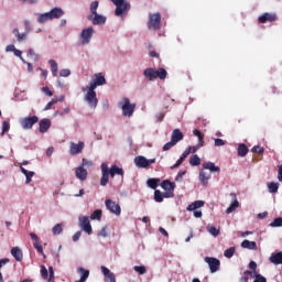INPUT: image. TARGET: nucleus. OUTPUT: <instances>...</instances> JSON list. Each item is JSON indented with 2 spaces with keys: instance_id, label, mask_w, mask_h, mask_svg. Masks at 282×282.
I'll list each match as a JSON object with an SVG mask.
<instances>
[{
  "instance_id": "1",
  "label": "nucleus",
  "mask_w": 282,
  "mask_h": 282,
  "mask_svg": "<svg viewBox=\"0 0 282 282\" xmlns=\"http://www.w3.org/2000/svg\"><path fill=\"white\" fill-rule=\"evenodd\" d=\"M102 85H107V78H105L102 73H97L90 78L87 86L82 87L84 102H86L89 109H96V107H98V95L96 94V89L102 87Z\"/></svg>"
},
{
  "instance_id": "2",
  "label": "nucleus",
  "mask_w": 282,
  "mask_h": 282,
  "mask_svg": "<svg viewBox=\"0 0 282 282\" xmlns=\"http://www.w3.org/2000/svg\"><path fill=\"white\" fill-rule=\"evenodd\" d=\"M35 17H37V23H40V25H43L50 21H54V19H61V17H65V11L61 7H55L48 12L35 13Z\"/></svg>"
},
{
  "instance_id": "3",
  "label": "nucleus",
  "mask_w": 282,
  "mask_h": 282,
  "mask_svg": "<svg viewBox=\"0 0 282 282\" xmlns=\"http://www.w3.org/2000/svg\"><path fill=\"white\" fill-rule=\"evenodd\" d=\"M113 6H116L115 9V15L120 17V19H124L127 14L129 13V10H131V3L127 0H110Z\"/></svg>"
},
{
  "instance_id": "4",
  "label": "nucleus",
  "mask_w": 282,
  "mask_h": 282,
  "mask_svg": "<svg viewBox=\"0 0 282 282\" xmlns=\"http://www.w3.org/2000/svg\"><path fill=\"white\" fill-rule=\"evenodd\" d=\"M119 109H121L124 118H131L135 113V104H131V99L126 97L119 101Z\"/></svg>"
},
{
  "instance_id": "5",
  "label": "nucleus",
  "mask_w": 282,
  "mask_h": 282,
  "mask_svg": "<svg viewBox=\"0 0 282 282\" xmlns=\"http://www.w3.org/2000/svg\"><path fill=\"white\" fill-rule=\"evenodd\" d=\"M147 26H148V30L158 32V30H160V28H162V14H160L159 12L150 13Z\"/></svg>"
},
{
  "instance_id": "6",
  "label": "nucleus",
  "mask_w": 282,
  "mask_h": 282,
  "mask_svg": "<svg viewBox=\"0 0 282 282\" xmlns=\"http://www.w3.org/2000/svg\"><path fill=\"white\" fill-rule=\"evenodd\" d=\"M94 34H96V30H94V26L83 29L78 35V41L80 45H89V43H91V39H94Z\"/></svg>"
},
{
  "instance_id": "7",
  "label": "nucleus",
  "mask_w": 282,
  "mask_h": 282,
  "mask_svg": "<svg viewBox=\"0 0 282 282\" xmlns=\"http://www.w3.org/2000/svg\"><path fill=\"white\" fill-rule=\"evenodd\" d=\"M36 122H39V118L36 116L20 119V126L24 131H30V129H32Z\"/></svg>"
},
{
  "instance_id": "8",
  "label": "nucleus",
  "mask_w": 282,
  "mask_h": 282,
  "mask_svg": "<svg viewBox=\"0 0 282 282\" xmlns=\"http://www.w3.org/2000/svg\"><path fill=\"white\" fill-rule=\"evenodd\" d=\"M105 204H106L107 210L112 213V215L120 217V215L122 213V208L120 207L119 204H117L116 202H113L111 199H106Z\"/></svg>"
},
{
  "instance_id": "9",
  "label": "nucleus",
  "mask_w": 282,
  "mask_h": 282,
  "mask_svg": "<svg viewBox=\"0 0 282 282\" xmlns=\"http://www.w3.org/2000/svg\"><path fill=\"white\" fill-rule=\"evenodd\" d=\"M79 228L87 235H91V232H94V229L91 228V223L89 221V217L87 216L79 217Z\"/></svg>"
},
{
  "instance_id": "10",
  "label": "nucleus",
  "mask_w": 282,
  "mask_h": 282,
  "mask_svg": "<svg viewBox=\"0 0 282 282\" xmlns=\"http://www.w3.org/2000/svg\"><path fill=\"white\" fill-rule=\"evenodd\" d=\"M101 178H100V186H107L109 184V165L107 163H101Z\"/></svg>"
},
{
  "instance_id": "11",
  "label": "nucleus",
  "mask_w": 282,
  "mask_h": 282,
  "mask_svg": "<svg viewBox=\"0 0 282 282\" xmlns=\"http://www.w3.org/2000/svg\"><path fill=\"white\" fill-rule=\"evenodd\" d=\"M83 149H85V142L78 141L77 143L70 142L69 143V155H79V153H83Z\"/></svg>"
},
{
  "instance_id": "12",
  "label": "nucleus",
  "mask_w": 282,
  "mask_h": 282,
  "mask_svg": "<svg viewBox=\"0 0 282 282\" xmlns=\"http://www.w3.org/2000/svg\"><path fill=\"white\" fill-rule=\"evenodd\" d=\"M205 263H208L212 274H215V272H218L219 267L221 265V262L219 261V259L210 258V257L205 258Z\"/></svg>"
},
{
  "instance_id": "13",
  "label": "nucleus",
  "mask_w": 282,
  "mask_h": 282,
  "mask_svg": "<svg viewBox=\"0 0 282 282\" xmlns=\"http://www.w3.org/2000/svg\"><path fill=\"white\" fill-rule=\"evenodd\" d=\"M4 52L7 54H10V52H12L14 54V56H17V58H20V61L22 63H28V61H25V58H23V51L18 50L17 46H14V44H9L6 46Z\"/></svg>"
},
{
  "instance_id": "14",
  "label": "nucleus",
  "mask_w": 282,
  "mask_h": 282,
  "mask_svg": "<svg viewBox=\"0 0 282 282\" xmlns=\"http://www.w3.org/2000/svg\"><path fill=\"white\" fill-rule=\"evenodd\" d=\"M88 20L93 22V25H105L107 23V17L98 13L88 15Z\"/></svg>"
},
{
  "instance_id": "15",
  "label": "nucleus",
  "mask_w": 282,
  "mask_h": 282,
  "mask_svg": "<svg viewBox=\"0 0 282 282\" xmlns=\"http://www.w3.org/2000/svg\"><path fill=\"white\" fill-rule=\"evenodd\" d=\"M276 21V13L275 12H264L258 18L259 23H272Z\"/></svg>"
},
{
  "instance_id": "16",
  "label": "nucleus",
  "mask_w": 282,
  "mask_h": 282,
  "mask_svg": "<svg viewBox=\"0 0 282 282\" xmlns=\"http://www.w3.org/2000/svg\"><path fill=\"white\" fill-rule=\"evenodd\" d=\"M87 175H89V172H87V169L80 165L75 169V177L79 180V182H85L87 180Z\"/></svg>"
},
{
  "instance_id": "17",
  "label": "nucleus",
  "mask_w": 282,
  "mask_h": 282,
  "mask_svg": "<svg viewBox=\"0 0 282 282\" xmlns=\"http://www.w3.org/2000/svg\"><path fill=\"white\" fill-rule=\"evenodd\" d=\"M100 270H101V274H104L106 282H116V274H113V272H111L109 268L101 265Z\"/></svg>"
},
{
  "instance_id": "18",
  "label": "nucleus",
  "mask_w": 282,
  "mask_h": 282,
  "mask_svg": "<svg viewBox=\"0 0 282 282\" xmlns=\"http://www.w3.org/2000/svg\"><path fill=\"white\" fill-rule=\"evenodd\" d=\"M50 127H52V121L47 118L40 120L39 122V131L40 133H47L50 131Z\"/></svg>"
},
{
  "instance_id": "19",
  "label": "nucleus",
  "mask_w": 282,
  "mask_h": 282,
  "mask_svg": "<svg viewBox=\"0 0 282 282\" xmlns=\"http://www.w3.org/2000/svg\"><path fill=\"white\" fill-rule=\"evenodd\" d=\"M12 34L17 39L18 43H25V41H28L29 35L26 34L25 31L21 32V31H19L18 28H15L12 30Z\"/></svg>"
},
{
  "instance_id": "20",
  "label": "nucleus",
  "mask_w": 282,
  "mask_h": 282,
  "mask_svg": "<svg viewBox=\"0 0 282 282\" xmlns=\"http://www.w3.org/2000/svg\"><path fill=\"white\" fill-rule=\"evenodd\" d=\"M134 164L138 169H149V159L139 155L134 159Z\"/></svg>"
},
{
  "instance_id": "21",
  "label": "nucleus",
  "mask_w": 282,
  "mask_h": 282,
  "mask_svg": "<svg viewBox=\"0 0 282 282\" xmlns=\"http://www.w3.org/2000/svg\"><path fill=\"white\" fill-rule=\"evenodd\" d=\"M230 197L232 198V202L229 205V207L226 209L227 215L235 213V210L239 207V200L237 199V194L231 193Z\"/></svg>"
},
{
  "instance_id": "22",
  "label": "nucleus",
  "mask_w": 282,
  "mask_h": 282,
  "mask_svg": "<svg viewBox=\"0 0 282 282\" xmlns=\"http://www.w3.org/2000/svg\"><path fill=\"white\" fill-rule=\"evenodd\" d=\"M77 274H79L80 279L76 280V282H87L89 279V270L83 267L77 268Z\"/></svg>"
},
{
  "instance_id": "23",
  "label": "nucleus",
  "mask_w": 282,
  "mask_h": 282,
  "mask_svg": "<svg viewBox=\"0 0 282 282\" xmlns=\"http://www.w3.org/2000/svg\"><path fill=\"white\" fill-rule=\"evenodd\" d=\"M269 261L273 263V265H282V251L271 253Z\"/></svg>"
},
{
  "instance_id": "24",
  "label": "nucleus",
  "mask_w": 282,
  "mask_h": 282,
  "mask_svg": "<svg viewBox=\"0 0 282 282\" xmlns=\"http://www.w3.org/2000/svg\"><path fill=\"white\" fill-rule=\"evenodd\" d=\"M184 140V133L180 129H174L172 132L171 141L177 144V142H182Z\"/></svg>"
},
{
  "instance_id": "25",
  "label": "nucleus",
  "mask_w": 282,
  "mask_h": 282,
  "mask_svg": "<svg viewBox=\"0 0 282 282\" xmlns=\"http://www.w3.org/2000/svg\"><path fill=\"white\" fill-rule=\"evenodd\" d=\"M108 173H110V177H116V175L124 177V171L118 165H112L110 169L108 167Z\"/></svg>"
},
{
  "instance_id": "26",
  "label": "nucleus",
  "mask_w": 282,
  "mask_h": 282,
  "mask_svg": "<svg viewBox=\"0 0 282 282\" xmlns=\"http://www.w3.org/2000/svg\"><path fill=\"white\" fill-rule=\"evenodd\" d=\"M166 76H169V73L163 67H160L158 69L154 68V80H165Z\"/></svg>"
},
{
  "instance_id": "27",
  "label": "nucleus",
  "mask_w": 282,
  "mask_h": 282,
  "mask_svg": "<svg viewBox=\"0 0 282 282\" xmlns=\"http://www.w3.org/2000/svg\"><path fill=\"white\" fill-rule=\"evenodd\" d=\"M161 188L163 191H170L172 193H175V183L171 182L170 180H164L161 183Z\"/></svg>"
},
{
  "instance_id": "28",
  "label": "nucleus",
  "mask_w": 282,
  "mask_h": 282,
  "mask_svg": "<svg viewBox=\"0 0 282 282\" xmlns=\"http://www.w3.org/2000/svg\"><path fill=\"white\" fill-rule=\"evenodd\" d=\"M143 76L147 80H150L151 83L155 80V68L149 67L143 70Z\"/></svg>"
},
{
  "instance_id": "29",
  "label": "nucleus",
  "mask_w": 282,
  "mask_h": 282,
  "mask_svg": "<svg viewBox=\"0 0 282 282\" xmlns=\"http://www.w3.org/2000/svg\"><path fill=\"white\" fill-rule=\"evenodd\" d=\"M203 169L210 171V173H219V171H221V169H219V166L215 165L213 162L203 163Z\"/></svg>"
},
{
  "instance_id": "30",
  "label": "nucleus",
  "mask_w": 282,
  "mask_h": 282,
  "mask_svg": "<svg viewBox=\"0 0 282 282\" xmlns=\"http://www.w3.org/2000/svg\"><path fill=\"white\" fill-rule=\"evenodd\" d=\"M198 180L203 186H208V182L210 181V174L204 171L199 172Z\"/></svg>"
},
{
  "instance_id": "31",
  "label": "nucleus",
  "mask_w": 282,
  "mask_h": 282,
  "mask_svg": "<svg viewBox=\"0 0 282 282\" xmlns=\"http://www.w3.org/2000/svg\"><path fill=\"white\" fill-rule=\"evenodd\" d=\"M11 254L15 261H23V251L19 247H13L11 249Z\"/></svg>"
},
{
  "instance_id": "32",
  "label": "nucleus",
  "mask_w": 282,
  "mask_h": 282,
  "mask_svg": "<svg viewBox=\"0 0 282 282\" xmlns=\"http://www.w3.org/2000/svg\"><path fill=\"white\" fill-rule=\"evenodd\" d=\"M21 173L25 176V184H30L34 177V171H28L25 167L20 166Z\"/></svg>"
},
{
  "instance_id": "33",
  "label": "nucleus",
  "mask_w": 282,
  "mask_h": 282,
  "mask_svg": "<svg viewBox=\"0 0 282 282\" xmlns=\"http://www.w3.org/2000/svg\"><path fill=\"white\" fill-rule=\"evenodd\" d=\"M241 248H245L246 250H257V242L250 241V240H243L241 242Z\"/></svg>"
},
{
  "instance_id": "34",
  "label": "nucleus",
  "mask_w": 282,
  "mask_h": 282,
  "mask_svg": "<svg viewBox=\"0 0 282 282\" xmlns=\"http://www.w3.org/2000/svg\"><path fill=\"white\" fill-rule=\"evenodd\" d=\"M204 206V200H195L194 203L187 206V210L191 213L193 210H197Z\"/></svg>"
},
{
  "instance_id": "35",
  "label": "nucleus",
  "mask_w": 282,
  "mask_h": 282,
  "mask_svg": "<svg viewBox=\"0 0 282 282\" xmlns=\"http://www.w3.org/2000/svg\"><path fill=\"white\" fill-rule=\"evenodd\" d=\"M248 145H246V143H240L238 145V155L239 158H246V155H248Z\"/></svg>"
},
{
  "instance_id": "36",
  "label": "nucleus",
  "mask_w": 282,
  "mask_h": 282,
  "mask_svg": "<svg viewBox=\"0 0 282 282\" xmlns=\"http://www.w3.org/2000/svg\"><path fill=\"white\" fill-rule=\"evenodd\" d=\"M159 185H160V178H149L147 181L148 188H152V191H156Z\"/></svg>"
},
{
  "instance_id": "37",
  "label": "nucleus",
  "mask_w": 282,
  "mask_h": 282,
  "mask_svg": "<svg viewBox=\"0 0 282 282\" xmlns=\"http://www.w3.org/2000/svg\"><path fill=\"white\" fill-rule=\"evenodd\" d=\"M48 65L51 66L52 76H58V63L54 59H48Z\"/></svg>"
},
{
  "instance_id": "38",
  "label": "nucleus",
  "mask_w": 282,
  "mask_h": 282,
  "mask_svg": "<svg viewBox=\"0 0 282 282\" xmlns=\"http://www.w3.org/2000/svg\"><path fill=\"white\" fill-rule=\"evenodd\" d=\"M206 230L212 237H219L220 229L210 225H207Z\"/></svg>"
},
{
  "instance_id": "39",
  "label": "nucleus",
  "mask_w": 282,
  "mask_h": 282,
  "mask_svg": "<svg viewBox=\"0 0 282 282\" xmlns=\"http://www.w3.org/2000/svg\"><path fill=\"white\" fill-rule=\"evenodd\" d=\"M90 219L93 220V221H100L101 219H102V210H100V209H96L95 212H93L91 214H90Z\"/></svg>"
},
{
  "instance_id": "40",
  "label": "nucleus",
  "mask_w": 282,
  "mask_h": 282,
  "mask_svg": "<svg viewBox=\"0 0 282 282\" xmlns=\"http://www.w3.org/2000/svg\"><path fill=\"white\" fill-rule=\"evenodd\" d=\"M193 134L198 139V147H204V134H202V131L195 129Z\"/></svg>"
},
{
  "instance_id": "41",
  "label": "nucleus",
  "mask_w": 282,
  "mask_h": 282,
  "mask_svg": "<svg viewBox=\"0 0 282 282\" xmlns=\"http://www.w3.org/2000/svg\"><path fill=\"white\" fill-rule=\"evenodd\" d=\"M154 202H156V204H162V202H164V195L160 189L154 191Z\"/></svg>"
},
{
  "instance_id": "42",
  "label": "nucleus",
  "mask_w": 282,
  "mask_h": 282,
  "mask_svg": "<svg viewBox=\"0 0 282 282\" xmlns=\"http://www.w3.org/2000/svg\"><path fill=\"white\" fill-rule=\"evenodd\" d=\"M189 164L191 166H199V164H202V159H199V155L194 154L189 159Z\"/></svg>"
},
{
  "instance_id": "43",
  "label": "nucleus",
  "mask_w": 282,
  "mask_h": 282,
  "mask_svg": "<svg viewBox=\"0 0 282 282\" xmlns=\"http://www.w3.org/2000/svg\"><path fill=\"white\" fill-rule=\"evenodd\" d=\"M235 252H237V249L235 247H230L225 250L224 257H226V259H232V257H235Z\"/></svg>"
},
{
  "instance_id": "44",
  "label": "nucleus",
  "mask_w": 282,
  "mask_h": 282,
  "mask_svg": "<svg viewBox=\"0 0 282 282\" xmlns=\"http://www.w3.org/2000/svg\"><path fill=\"white\" fill-rule=\"evenodd\" d=\"M268 191L269 193H279V183H269L268 184Z\"/></svg>"
},
{
  "instance_id": "45",
  "label": "nucleus",
  "mask_w": 282,
  "mask_h": 282,
  "mask_svg": "<svg viewBox=\"0 0 282 282\" xmlns=\"http://www.w3.org/2000/svg\"><path fill=\"white\" fill-rule=\"evenodd\" d=\"M271 228H282V217L275 218L272 223H270Z\"/></svg>"
},
{
  "instance_id": "46",
  "label": "nucleus",
  "mask_w": 282,
  "mask_h": 282,
  "mask_svg": "<svg viewBox=\"0 0 282 282\" xmlns=\"http://www.w3.org/2000/svg\"><path fill=\"white\" fill-rule=\"evenodd\" d=\"M28 56L30 58H32V61H39V58H41V56L39 54H36V52L34 51V48H29L28 51Z\"/></svg>"
},
{
  "instance_id": "47",
  "label": "nucleus",
  "mask_w": 282,
  "mask_h": 282,
  "mask_svg": "<svg viewBox=\"0 0 282 282\" xmlns=\"http://www.w3.org/2000/svg\"><path fill=\"white\" fill-rule=\"evenodd\" d=\"M24 32L29 35L32 32V22L30 20H24Z\"/></svg>"
},
{
  "instance_id": "48",
  "label": "nucleus",
  "mask_w": 282,
  "mask_h": 282,
  "mask_svg": "<svg viewBox=\"0 0 282 282\" xmlns=\"http://www.w3.org/2000/svg\"><path fill=\"white\" fill-rule=\"evenodd\" d=\"M52 232L55 236L61 235V232H63V225L61 224H56L53 228H52Z\"/></svg>"
},
{
  "instance_id": "49",
  "label": "nucleus",
  "mask_w": 282,
  "mask_h": 282,
  "mask_svg": "<svg viewBox=\"0 0 282 282\" xmlns=\"http://www.w3.org/2000/svg\"><path fill=\"white\" fill-rule=\"evenodd\" d=\"M79 166H83V169H91V166H94V162H91L89 159H83Z\"/></svg>"
},
{
  "instance_id": "50",
  "label": "nucleus",
  "mask_w": 282,
  "mask_h": 282,
  "mask_svg": "<svg viewBox=\"0 0 282 282\" xmlns=\"http://www.w3.org/2000/svg\"><path fill=\"white\" fill-rule=\"evenodd\" d=\"M133 270L134 272H138L140 275L147 274V267L144 265H134Z\"/></svg>"
},
{
  "instance_id": "51",
  "label": "nucleus",
  "mask_w": 282,
  "mask_h": 282,
  "mask_svg": "<svg viewBox=\"0 0 282 282\" xmlns=\"http://www.w3.org/2000/svg\"><path fill=\"white\" fill-rule=\"evenodd\" d=\"M33 248L36 249V251L42 254L45 259V253L43 252V245H41V241L39 242H33Z\"/></svg>"
},
{
  "instance_id": "52",
  "label": "nucleus",
  "mask_w": 282,
  "mask_h": 282,
  "mask_svg": "<svg viewBox=\"0 0 282 282\" xmlns=\"http://www.w3.org/2000/svg\"><path fill=\"white\" fill-rule=\"evenodd\" d=\"M59 76L62 78H67V77L72 76V70H69V68H63L59 70Z\"/></svg>"
},
{
  "instance_id": "53",
  "label": "nucleus",
  "mask_w": 282,
  "mask_h": 282,
  "mask_svg": "<svg viewBox=\"0 0 282 282\" xmlns=\"http://www.w3.org/2000/svg\"><path fill=\"white\" fill-rule=\"evenodd\" d=\"M10 131V122L8 121H2V132L1 135H6Z\"/></svg>"
},
{
  "instance_id": "54",
  "label": "nucleus",
  "mask_w": 282,
  "mask_h": 282,
  "mask_svg": "<svg viewBox=\"0 0 282 282\" xmlns=\"http://www.w3.org/2000/svg\"><path fill=\"white\" fill-rule=\"evenodd\" d=\"M98 6H99L98 0L91 2V4H90V13H91V14H97V13H98V12H97Z\"/></svg>"
},
{
  "instance_id": "55",
  "label": "nucleus",
  "mask_w": 282,
  "mask_h": 282,
  "mask_svg": "<svg viewBox=\"0 0 282 282\" xmlns=\"http://www.w3.org/2000/svg\"><path fill=\"white\" fill-rule=\"evenodd\" d=\"M191 155V145L186 148V150L182 153L180 159L184 162Z\"/></svg>"
},
{
  "instance_id": "56",
  "label": "nucleus",
  "mask_w": 282,
  "mask_h": 282,
  "mask_svg": "<svg viewBox=\"0 0 282 282\" xmlns=\"http://www.w3.org/2000/svg\"><path fill=\"white\" fill-rule=\"evenodd\" d=\"M56 102H58V99H52L51 101H48L44 107V111H50V109H52V106L56 105Z\"/></svg>"
},
{
  "instance_id": "57",
  "label": "nucleus",
  "mask_w": 282,
  "mask_h": 282,
  "mask_svg": "<svg viewBox=\"0 0 282 282\" xmlns=\"http://www.w3.org/2000/svg\"><path fill=\"white\" fill-rule=\"evenodd\" d=\"M184 175H186V171H184V170L178 171V173L175 177V181L176 182H182V180H184Z\"/></svg>"
},
{
  "instance_id": "58",
  "label": "nucleus",
  "mask_w": 282,
  "mask_h": 282,
  "mask_svg": "<svg viewBox=\"0 0 282 282\" xmlns=\"http://www.w3.org/2000/svg\"><path fill=\"white\" fill-rule=\"evenodd\" d=\"M98 237L107 238L109 234H107V226L102 227L101 230L97 234Z\"/></svg>"
},
{
  "instance_id": "59",
  "label": "nucleus",
  "mask_w": 282,
  "mask_h": 282,
  "mask_svg": "<svg viewBox=\"0 0 282 282\" xmlns=\"http://www.w3.org/2000/svg\"><path fill=\"white\" fill-rule=\"evenodd\" d=\"M173 147H175V143L170 141L163 145V151H171V149H173Z\"/></svg>"
},
{
  "instance_id": "60",
  "label": "nucleus",
  "mask_w": 282,
  "mask_h": 282,
  "mask_svg": "<svg viewBox=\"0 0 282 282\" xmlns=\"http://www.w3.org/2000/svg\"><path fill=\"white\" fill-rule=\"evenodd\" d=\"M42 91L43 94H45V96H50V97L54 96V93L47 86L42 87Z\"/></svg>"
},
{
  "instance_id": "61",
  "label": "nucleus",
  "mask_w": 282,
  "mask_h": 282,
  "mask_svg": "<svg viewBox=\"0 0 282 282\" xmlns=\"http://www.w3.org/2000/svg\"><path fill=\"white\" fill-rule=\"evenodd\" d=\"M252 153H263L265 150L259 145H254L252 149H251Z\"/></svg>"
},
{
  "instance_id": "62",
  "label": "nucleus",
  "mask_w": 282,
  "mask_h": 282,
  "mask_svg": "<svg viewBox=\"0 0 282 282\" xmlns=\"http://www.w3.org/2000/svg\"><path fill=\"white\" fill-rule=\"evenodd\" d=\"M54 281V267H48V282Z\"/></svg>"
},
{
  "instance_id": "63",
  "label": "nucleus",
  "mask_w": 282,
  "mask_h": 282,
  "mask_svg": "<svg viewBox=\"0 0 282 282\" xmlns=\"http://www.w3.org/2000/svg\"><path fill=\"white\" fill-rule=\"evenodd\" d=\"M41 276L42 279H47V268L45 265L41 267Z\"/></svg>"
},
{
  "instance_id": "64",
  "label": "nucleus",
  "mask_w": 282,
  "mask_h": 282,
  "mask_svg": "<svg viewBox=\"0 0 282 282\" xmlns=\"http://www.w3.org/2000/svg\"><path fill=\"white\" fill-rule=\"evenodd\" d=\"M256 282H268V280L265 279V276L263 275H256V279H254Z\"/></svg>"
}]
</instances>
